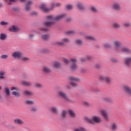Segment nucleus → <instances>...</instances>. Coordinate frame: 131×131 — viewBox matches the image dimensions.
Returning <instances> with one entry per match:
<instances>
[{"instance_id":"c03bdc74","label":"nucleus","mask_w":131,"mask_h":131,"mask_svg":"<svg viewBox=\"0 0 131 131\" xmlns=\"http://www.w3.org/2000/svg\"><path fill=\"white\" fill-rule=\"evenodd\" d=\"M63 62L66 63V64H69V60H68L66 58H63Z\"/></svg>"},{"instance_id":"c756f323","label":"nucleus","mask_w":131,"mask_h":131,"mask_svg":"<svg viewBox=\"0 0 131 131\" xmlns=\"http://www.w3.org/2000/svg\"><path fill=\"white\" fill-rule=\"evenodd\" d=\"M74 33H75V32H74V31H69L66 32V34H67L68 35H71L72 34H74Z\"/></svg>"},{"instance_id":"ddd939ff","label":"nucleus","mask_w":131,"mask_h":131,"mask_svg":"<svg viewBox=\"0 0 131 131\" xmlns=\"http://www.w3.org/2000/svg\"><path fill=\"white\" fill-rule=\"evenodd\" d=\"M121 51L122 52V53H126V54H129V53H130V50L125 47L121 48Z\"/></svg>"},{"instance_id":"a18cd8bd","label":"nucleus","mask_w":131,"mask_h":131,"mask_svg":"<svg viewBox=\"0 0 131 131\" xmlns=\"http://www.w3.org/2000/svg\"><path fill=\"white\" fill-rule=\"evenodd\" d=\"M13 11L14 12H18L19 11V8L18 7H14L12 8Z\"/></svg>"},{"instance_id":"4be33fe9","label":"nucleus","mask_w":131,"mask_h":131,"mask_svg":"<svg viewBox=\"0 0 131 131\" xmlns=\"http://www.w3.org/2000/svg\"><path fill=\"white\" fill-rule=\"evenodd\" d=\"M7 38V36L5 34H0V39L1 40H5Z\"/></svg>"},{"instance_id":"8fccbe9b","label":"nucleus","mask_w":131,"mask_h":131,"mask_svg":"<svg viewBox=\"0 0 131 131\" xmlns=\"http://www.w3.org/2000/svg\"><path fill=\"white\" fill-rule=\"evenodd\" d=\"M104 48H109L110 47V45L108 43H105L104 45Z\"/></svg>"},{"instance_id":"5701e85b","label":"nucleus","mask_w":131,"mask_h":131,"mask_svg":"<svg viewBox=\"0 0 131 131\" xmlns=\"http://www.w3.org/2000/svg\"><path fill=\"white\" fill-rule=\"evenodd\" d=\"M24 94L26 96H32V95H33V93H32V92H31L29 91H25L24 92Z\"/></svg>"},{"instance_id":"473e14b6","label":"nucleus","mask_w":131,"mask_h":131,"mask_svg":"<svg viewBox=\"0 0 131 131\" xmlns=\"http://www.w3.org/2000/svg\"><path fill=\"white\" fill-rule=\"evenodd\" d=\"M73 7L71 5H68L66 6L67 10H72Z\"/></svg>"},{"instance_id":"aec40b11","label":"nucleus","mask_w":131,"mask_h":131,"mask_svg":"<svg viewBox=\"0 0 131 131\" xmlns=\"http://www.w3.org/2000/svg\"><path fill=\"white\" fill-rule=\"evenodd\" d=\"M114 43H115L116 49H119V48L120 47L121 43H120V42H119V41H115L114 42Z\"/></svg>"},{"instance_id":"37998d69","label":"nucleus","mask_w":131,"mask_h":131,"mask_svg":"<svg viewBox=\"0 0 131 131\" xmlns=\"http://www.w3.org/2000/svg\"><path fill=\"white\" fill-rule=\"evenodd\" d=\"M1 59H7L8 58V55H2L1 56Z\"/></svg>"},{"instance_id":"69168bd1","label":"nucleus","mask_w":131,"mask_h":131,"mask_svg":"<svg viewBox=\"0 0 131 131\" xmlns=\"http://www.w3.org/2000/svg\"><path fill=\"white\" fill-rule=\"evenodd\" d=\"M130 131H131V127H130Z\"/></svg>"},{"instance_id":"5fc2aeb1","label":"nucleus","mask_w":131,"mask_h":131,"mask_svg":"<svg viewBox=\"0 0 131 131\" xmlns=\"http://www.w3.org/2000/svg\"><path fill=\"white\" fill-rule=\"evenodd\" d=\"M83 104H84V105L85 106H88V105H89V103H88V102H84L83 103Z\"/></svg>"},{"instance_id":"20e7f679","label":"nucleus","mask_w":131,"mask_h":131,"mask_svg":"<svg viewBox=\"0 0 131 131\" xmlns=\"http://www.w3.org/2000/svg\"><path fill=\"white\" fill-rule=\"evenodd\" d=\"M23 55V54L21 51H15L12 54V56L13 58H14V59H21Z\"/></svg>"},{"instance_id":"cd10ccee","label":"nucleus","mask_w":131,"mask_h":131,"mask_svg":"<svg viewBox=\"0 0 131 131\" xmlns=\"http://www.w3.org/2000/svg\"><path fill=\"white\" fill-rule=\"evenodd\" d=\"M86 39L88 40H95V38L93 36H86Z\"/></svg>"},{"instance_id":"864d4df0","label":"nucleus","mask_w":131,"mask_h":131,"mask_svg":"<svg viewBox=\"0 0 131 131\" xmlns=\"http://www.w3.org/2000/svg\"><path fill=\"white\" fill-rule=\"evenodd\" d=\"M14 90H15L16 91H17V90H18V88H17L16 87H12L11 88V91H14Z\"/></svg>"},{"instance_id":"13d9d810","label":"nucleus","mask_w":131,"mask_h":131,"mask_svg":"<svg viewBox=\"0 0 131 131\" xmlns=\"http://www.w3.org/2000/svg\"><path fill=\"white\" fill-rule=\"evenodd\" d=\"M86 59L87 60H90V59H91V56H87Z\"/></svg>"},{"instance_id":"603ef678","label":"nucleus","mask_w":131,"mask_h":131,"mask_svg":"<svg viewBox=\"0 0 131 131\" xmlns=\"http://www.w3.org/2000/svg\"><path fill=\"white\" fill-rule=\"evenodd\" d=\"M41 52L42 53H47V52H48V50L45 49H43Z\"/></svg>"},{"instance_id":"f03ea898","label":"nucleus","mask_w":131,"mask_h":131,"mask_svg":"<svg viewBox=\"0 0 131 131\" xmlns=\"http://www.w3.org/2000/svg\"><path fill=\"white\" fill-rule=\"evenodd\" d=\"M52 8H47V4L46 3H42L40 6V9H41L42 11H43V12H45V13H48V12H50V11H51V10H53V9H54V8H55V7H60V6H61V3H52Z\"/></svg>"},{"instance_id":"79ce46f5","label":"nucleus","mask_w":131,"mask_h":131,"mask_svg":"<svg viewBox=\"0 0 131 131\" xmlns=\"http://www.w3.org/2000/svg\"><path fill=\"white\" fill-rule=\"evenodd\" d=\"M76 42L77 45H82V41L80 40H77Z\"/></svg>"},{"instance_id":"a19ab883","label":"nucleus","mask_w":131,"mask_h":131,"mask_svg":"<svg viewBox=\"0 0 131 131\" xmlns=\"http://www.w3.org/2000/svg\"><path fill=\"white\" fill-rule=\"evenodd\" d=\"M1 25H2L3 26H5V25H8V22H6V21H1L0 23Z\"/></svg>"},{"instance_id":"2f4dec72","label":"nucleus","mask_w":131,"mask_h":131,"mask_svg":"<svg viewBox=\"0 0 131 131\" xmlns=\"http://www.w3.org/2000/svg\"><path fill=\"white\" fill-rule=\"evenodd\" d=\"M60 63L58 62H55L54 64V66L55 68H59L60 67Z\"/></svg>"},{"instance_id":"f3484780","label":"nucleus","mask_w":131,"mask_h":131,"mask_svg":"<svg viewBox=\"0 0 131 131\" xmlns=\"http://www.w3.org/2000/svg\"><path fill=\"white\" fill-rule=\"evenodd\" d=\"M113 7L114 10H120V5H119L118 3L114 4Z\"/></svg>"},{"instance_id":"1a4fd4ad","label":"nucleus","mask_w":131,"mask_h":131,"mask_svg":"<svg viewBox=\"0 0 131 131\" xmlns=\"http://www.w3.org/2000/svg\"><path fill=\"white\" fill-rule=\"evenodd\" d=\"M58 95L59 96V97H61V98H62V99H64V100H68V97H67V95H66V94L62 91H60L58 92Z\"/></svg>"},{"instance_id":"39448f33","label":"nucleus","mask_w":131,"mask_h":131,"mask_svg":"<svg viewBox=\"0 0 131 131\" xmlns=\"http://www.w3.org/2000/svg\"><path fill=\"white\" fill-rule=\"evenodd\" d=\"M69 79L71 81L70 84L72 86H76V82L79 81V79L75 77H70Z\"/></svg>"},{"instance_id":"bb28decb","label":"nucleus","mask_w":131,"mask_h":131,"mask_svg":"<svg viewBox=\"0 0 131 131\" xmlns=\"http://www.w3.org/2000/svg\"><path fill=\"white\" fill-rule=\"evenodd\" d=\"M49 37H50V36L49 35H43L42 36V39H44L45 40H48Z\"/></svg>"},{"instance_id":"72a5a7b5","label":"nucleus","mask_w":131,"mask_h":131,"mask_svg":"<svg viewBox=\"0 0 131 131\" xmlns=\"http://www.w3.org/2000/svg\"><path fill=\"white\" fill-rule=\"evenodd\" d=\"M12 94L15 97H19L20 96L19 92H13Z\"/></svg>"},{"instance_id":"412c9836","label":"nucleus","mask_w":131,"mask_h":131,"mask_svg":"<svg viewBox=\"0 0 131 131\" xmlns=\"http://www.w3.org/2000/svg\"><path fill=\"white\" fill-rule=\"evenodd\" d=\"M68 113L69 115L71 116V117H74L75 116V114L73 112V110H70L68 111Z\"/></svg>"},{"instance_id":"58836bf2","label":"nucleus","mask_w":131,"mask_h":131,"mask_svg":"<svg viewBox=\"0 0 131 131\" xmlns=\"http://www.w3.org/2000/svg\"><path fill=\"white\" fill-rule=\"evenodd\" d=\"M113 27H114V28H119V25L116 23L113 24Z\"/></svg>"},{"instance_id":"f704fd0d","label":"nucleus","mask_w":131,"mask_h":131,"mask_svg":"<svg viewBox=\"0 0 131 131\" xmlns=\"http://www.w3.org/2000/svg\"><path fill=\"white\" fill-rule=\"evenodd\" d=\"M66 114H67V112L66 111H63L61 115L62 118L66 117Z\"/></svg>"},{"instance_id":"393cba45","label":"nucleus","mask_w":131,"mask_h":131,"mask_svg":"<svg viewBox=\"0 0 131 131\" xmlns=\"http://www.w3.org/2000/svg\"><path fill=\"white\" fill-rule=\"evenodd\" d=\"M22 83L24 85H26L27 86H30L31 85V83L25 81H23Z\"/></svg>"},{"instance_id":"0e129e2a","label":"nucleus","mask_w":131,"mask_h":131,"mask_svg":"<svg viewBox=\"0 0 131 131\" xmlns=\"http://www.w3.org/2000/svg\"><path fill=\"white\" fill-rule=\"evenodd\" d=\"M2 89V87L0 86V90Z\"/></svg>"},{"instance_id":"052dcab7","label":"nucleus","mask_w":131,"mask_h":131,"mask_svg":"<svg viewBox=\"0 0 131 131\" xmlns=\"http://www.w3.org/2000/svg\"><path fill=\"white\" fill-rule=\"evenodd\" d=\"M20 2H25V1H26V0H20Z\"/></svg>"},{"instance_id":"b1692460","label":"nucleus","mask_w":131,"mask_h":131,"mask_svg":"<svg viewBox=\"0 0 131 131\" xmlns=\"http://www.w3.org/2000/svg\"><path fill=\"white\" fill-rule=\"evenodd\" d=\"M5 74H6V73L5 72H0V79H4V78H5V76H4Z\"/></svg>"},{"instance_id":"3c124183","label":"nucleus","mask_w":131,"mask_h":131,"mask_svg":"<svg viewBox=\"0 0 131 131\" xmlns=\"http://www.w3.org/2000/svg\"><path fill=\"white\" fill-rule=\"evenodd\" d=\"M81 62H85V61H86V59H85L84 58H82L81 59Z\"/></svg>"},{"instance_id":"dca6fc26","label":"nucleus","mask_w":131,"mask_h":131,"mask_svg":"<svg viewBox=\"0 0 131 131\" xmlns=\"http://www.w3.org/2000/svg\"><path fill=\"white\" fill-rule=\"evenodd\" d=\"M32 5V2L28 1L26 4V10L29 11L30 10V6Z\"/></svg>"},{"instance_id":"a878e982","label":"nucleus","mask_w":131,"mask_h":131,"mask_svg":"<svg viewBox=\"0 0 131 131\" xmlns=\"http://www.w3.org/2000/svg\"><path fill=\"white\" fill-rule=\"evenodd\" d=\"M77 7L79 9V10H83V6H82V4L80 3H78L77 4Z\"/></svg>"},{"instance_id":"6e6d98bb","label":"nucleus","mask_w":131,"mask_h":131,"mask_svg":"<svg viewBox=\"0 0 131 131\" xmlns=\"http://www.w3.org/2000/svg\"><path fill=\"white\" fill-rule=\"evenodd\" d=\"M32 111H36V108L32 107Z\"/></svg>"},{"instance_id":"f257e3e1","label":"nucleus","mask_w":131,"mask_h":131,"mask_svg":"<svg viewBox=\"0 0 131 131\" xmlns=\"http://www.w3.org/2000/svg\"><path fill=\"white\" fill-rule=\"evenodd\" d=\"M66 16V14H63L57 16L56 17H54L53 15H49L47 16V20L49 21H47L44 23V25L47 27L41 28V31L46 32V31H48V30H49V28H48V27H51V26L54 25L55 24V21H59V20H61V19H63V18H64Z\"/></svg>"},{"instance_id":"6e6552de","label":"nucleus","mask_w":131,"mask_h":131,"mask_svg":"<svg viewBox=\"0 0 131 131\" xmlns=\"http://www.w3.org/2000/svg\"><path fill=\"white\" fill-rule=\"evenodd\" d=\"M100 80L105 81L106 83H110V78L101 75L99 77Z\"/></svg>"},{"instance_id":"6ab92c4d","label":"nucleus","mask_w":131,"mask_h":131,"mask_svg":"<svg viewBox=\"0 0 131 131\" xmlns=\"http://www.w3.org/2000/svg\"><path fill=\"white\" fill-rule=\"evenodd\" d=\"M43 71L45 73H50L51 72V70L47 67H44L43 69Z\"/></svg>"},{"instance_id":"423d86ee","label":"nucleus","mask_w":131,"mask_h":131,"mask_svg":"<svg viewBox=\"0 0 131 131\" xmlns=\"http://www.w3.org/2000/svg\"><path fill=\"white\" fill-rule=\"evenodd\" d=\"M69 42V39L68 38H64L62 39V42H55L54 45L55 46H64L65 45V42Z\"/></svg>"},{"instance_id":"f8f14e48","label":"nucleus","mask_w":131,"mask_h":131,"mask_svg":"<svg viewBox=\"0 0 131 131\" xmlns=\"http://www.w3.org/2000/svg\"><path fill=\"white\" fill-rule=\"evenodd\" d=\"M125 64L127 67H131V58H127L125 60Z\"/></svg>"},{"instance_id":"09e8293b","label":"nucleus","mask_w":131,"mask_h":131,"mask_svg":"<svg viewBox=\"0 0 131 131\" xmlns=\"http://www.w3.org/2000/svg\"><path fill=\"white\" fill-rule=\"evenodd\" d=\"M35 86L36 88H40V87H41V84H40L38 83H37L35 84Z\"/></svg>"},{"instance_id":"7c9ffc66","label":"nucleus","mask_w":131,"mask_h":131,"mask_svg":"<svg viewBox=\"0 0 131 131\" xmlns=\"http://www.w3.org/2000/svg\"><path fill=\"white\" fill-rule=\"evenodd\" d=\"M20 60H22L23 61H28L29 60V58L28 57H24L23 55H22L21 57L20 58Z\"/></svg>"},{"instance_id":"e2e57ef3","label":"nucleus","mask_w":131,"mask_h":131,"mask_svg":"<svg viewBox=\"0 0 131 131\" xmlns=\"http://www.w3.org/2000/svg\"><path fill=\"white\" fill-rule=\"evenodd\" d=\"M33 36V35H30V37H32Z\"/></svg>"},{"instance_id":"c9c22d12","label":"nucleus","mask_w":131,"mask_h":131,"mask_svg":"<svg viewBox=\"0 0 131 131\" xmlns=\"http://www.w3.org/2000/svg\"><path fill=\"white\" fill-rule=\"evenodd\" d=\"M112 128L113 130L116 129V128H117V125H116V124L113 123L112 125Z\"/></svg>"},{"instance_id":"e433bc0d","label":"nucleus","mask_w":131,"mask_h":131,"mask_svg":"<svg viewBox=\"0 0 131 131\" xmlns=\"http://www.w3.org/2000/svg\"><path fill=\"white\" fill-rule=\"evenodd\" d=\"M26 103L28 105H32V104H33V101H31V100H26Z\"/></svg>"},{"instance_id":"4c0bfd02","label":"nucleus","mask_w":131,"mask_h":131,"mask_svg":"<svg viewBox=\"0 0 131 131\" xmlns=\"http://www.w3.org/2000/svg\"><path fill=\"white\" fill-rule=\"evenodd\" d=\"M84 130H85V129L82 127H81L80 128H76L75 129V131H84Z\"/></svg>"},{"instance_id":"9d476101","label":"nucleus","mask_w":131,"mask_h":131,"mask_svg":"<svg viewBox=\"0 0 131 131\" xmlns=\"http://www.w3.org/2000/svg\"><path fill=\"white\" fill-rule=\"evenodd\" d=\"M124 90L128 94L129 96L131 95V89L127 85H124L123 86Z\"/></svg>"},{"instance_id":"0eeeda50","label":"nucleus","mask_w":131,"mask_h":131,"mask_svg":"<svg viewBox=\"0 0 131 131\" xmlns=\"http://www.w3.org/2000/svg\"><path fill=\"white\" fill-rule=\"evenodd\" d=\"M71 61L72 63L71 66V70H75V69H77V66L76 65V59H71Z\"/></svg>"},{"instance_id":"c85d7f7f","label":"nucleus","mask_w":131,"mask_h":131,"mask_svg":"<svg viewBox=\"0 0 131 131\" xmlns=\"http://www.w3.org/2000/svg\"><path fill=\"white\" fill-rule=\"evenodd\" d=\"M5 91L7 96H10V90L8 88H5Z\"/></svg>"},{"instance_id":"7ed1b4c3","label":"nucleus","mask_w":131,"mask_h":131,"mask_svg":"<svg viewBox=\"0 0 131 131\" xmlns=\"http://www.w3.org/2000/svg\"><path fill=\"white\" fill-rule=\"evenodd\" d=\"M85 120L87 121V122H89V123H100L101 121H102V119L99 117L94 116L92 119H90L88 117L85 118Z\"/></svg>"},{"instance_id":"ea45409f","label":"nucleus","mask_w":131,"mask_h":131,"mask_svg":"<svg viewBox=\"0 0 131 131\" xmlns=\"http://www.w3.org/2000/svg\"><path fill=\"white\" fill-rule=\"evenodd\" d=\"M51 111L53 112V113H57V108L55 107H52L51 108Z\"/></svg>"},{"instance_id":"2eb2a0df","label":"nucleus","mask_w":131,"mask_h":131,"mask_svg":"<svg viewBox=\"0 0 131 131\" xmlns=\"http://www.w3.org/2000/svg\"><path fill=\"white\" fill-rule=\"evenodd\" d=\"M9 31H11V32H16V31H18V28L15 26H12L9 28Z\"/></svg>"},{"instance_id":"4d7b16f0","label":"nucleus","mask_w":131,"mask_h":131,"mask_svg":"<svg viewBox=\"0 0 131 131\" xmlns=\"http://www.w3.org/2000/svg\"><path fill=\"white\" fill-rule=\"evenodd\" d=\"M95 67L96 68H100V66L99 64H96Z\"/></svg>"},{"instance_id":"bf43d9fd","label":"nucleus","mask_w":131,"mask_h":131,"mask_svg":"<svg viewBox=\"0 0 131 131\" xmlns=\"http://www.w3.org/2000/svg\"><path fill=\"white\" fill-rule=\"evenodd\" d=\"M2 7H3V4L0 3V8H2Z\"/></svg>"},{"instance_id":"de8ad7c7","label":"nucleus","mask_w":131,"mask_h":131,"mask_svg":"<svg viewBox=\"0 0 131 131\" xmlns=\"http://www.w3.org/2000/svg\"><path fill=\"white\" fill-rule=\"evenodd\" d=\"M124 26L125 27H128V26H130V24L128 23H126L124 24Z\"/></svg>"},{"instance_id":"a211bd4d","label":"nucleus","mask_w":131,"mask_h":131,"mask_svg":"<svg viewBox=\"0 0 131 131\" xmlns=\"http://www.w3.org/2000/svg\"><path fill=\"white\" fill-rule=\"evenodd\" d=\"M17 0H4V3L7 5H12V3H15Z\"/></svg>"},{"instance_id":"49530a36","label":"nucleus","mask_w":131,"mask_h":131,"mask_svg":"<svg viewBox=\"0 0 131 131\" xmlns=\"http://www.w3.org/2000/svg\"><path fill=\"white\" fill-rule=\"evenodd\" d=\"M91 10L93 12H97V9H96L94 6L91 7Z\"/></svg>"},{"instance_id":"680f3d73","label":"nucleus","mask_w":131,"mask_h":131,"mask_svg":"<svg viewBox=\"0 0 131 131\" xmlns=\"http://www.w3.org/2000/svg\"><path fill=\"white\" fill-rule=\"evenodd\" d=\"M116 61V59H115V60L112 59V61H113V62H115Z\"/></svg>"},{"instance_id":"4468645a","label":"nucleus","mask_w":131,"mask_h":131,"mask_svg":"<svg viewBox=\"0 0 131 131\" xmlns=\"http://www.w3.org/2000/svg\"><path fill=\"white\" fill-rule=\"evenodd\" d=\"M14 123H16V124H24V122L20 119H15L14 120Z\"/></svg>"},{"instance_id":"9b49d317","label":"nucleus","mask_w":131,"mask_h":131,"mask_svg":"<svg viewBox=\"0 0 131 131\" xmlns=\"http://www.w3.org/2000/svg\"><path fill=\"white\" fill-rule=\"evenodd\" d=\"M101 114L106 120H108V114H107V112H106V111L102 110L101 111Z\"/></svg>"}]
</instances>
